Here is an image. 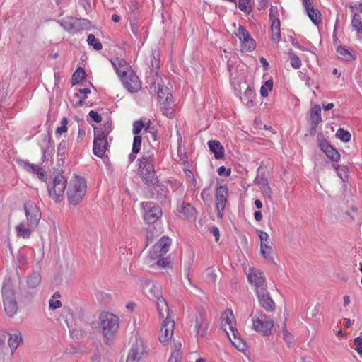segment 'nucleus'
<instances>
[{
  "label": "nucleus",
  "mask_w": 362,
  "mask_h": 362,
  "mask_svg": "<svg viewBox=\"0 0 362 362\" xmlns=\"http://www.w3.org/2000/svg\"><path fill=\"white\" fill-rule=\"evenodd\" d=\"M157 154L154 148L144 149L141 157L137 160L138 174L148 185H155L158 182L155 172Z\"/></svg>",
  "instance_id": "1"
},
{
  "label": "nucleus",
  "mask_w": 362,
  "mask_h": 362,
  "mask_svg": "<svg viewBox=\"0 0 362 362\" xmlns=\"http://www.w3.org/2000/svg\"><path fill=\"white\" fill-rule=\"evenodd\" d=\"M2 301L4 311L9 317H13L18 310L16 292L10 279L4 281L1 288Z\"/></svg>",
  "instance_id": "2"
},
{
  "label": "nucleus",
  "mask_w": 362,
  "mask_h": 362,
  "mask_svg": "<svg viewBox=\"0 0 362 362\" xmlns=\"http://www.w3.org/2000/svg\"><path fill=\"white\" fill-rule=\"evenodd\" d=\"M99 322L100 327L102 329L103 335L106 341L112 340L119 328V317L112 313L103 311L100 314Z\"/></svg>",
  "instance_id": "3"
},
{
  "label": "nucleus",
  "mask_w": 362,
  "mask_h": 362,
  "mask_svg": "<svg viewBox=\"0 0 362 362\" xmlns=\"http://www.w3.org/2000/svg\"><path fill=\"white\" fill-rule=\"evenodd\" d=\"M66 187V180L60 173H54L52 182L47 185L49 196L55 202H60L64 197V190Z\"/></svg>",
  "instance_id": "4"
},
{
  "label": "nucleus",
  "mask_w": 362,
  "mask_h": 362,
  "mask_svg": "<svg viewBox=\"0 0 362 362\" xmlns=\"http://www.w3.org/2000/svg\"><path fill=\"white\" fill-rule=\"evenodd\" d=\"M86 182L80 177H75L71 180V186L67 191L69 202L73 205L78 204L84 197L86 192Z\"/></svg>",
  "instance_id": "5"
},
{
  "label": "nucleus",
  "mask_w": 362,
  "mask_h": 362,
  "mask_svg": "<svg viewBox=\"0 0 362 362\" xmlns=\"http://www.w3.org/2000/svg\"><path fill=\"white\" fill-rule=\"evenodd\" d=\"M253 329L263 335L271 333L274 327L273 320L260 310H257L251 314Z\"/></svg>",
  "instance_id": "6"
},
{
  "label": "nucleus",
  "mask_w": 362,
  "mask_h": 362,
  "mask_svg": "<svg viewBox=\"0 0 362 362\" xmlns=\"http://www.w3.org/2000/svg\"><path fill=\"white\" fill-rule=\"evenodd\" d=\"M222 319V325L224 327V329L226 332L227 328L226 325H228L229 330L231 332L232 335L233 337V339L237 341H233V344L236 346L238 349H240V343L242 342V340L238 337L239 333L238 332V329H236V321L235 316L232 312L231 310H225L221 315ZM228 334V333H227Z\"/></svg>",
  "instance_id": "7"
},
{
  "label": "nucleus",
  "mask_w": 362,
  "mask_h": 362,
  "mask_svg": "<svg viewBox=\"0 0 362 362\" xmlns=\"http://www.w3.org/2000/svg\"><path fill=\"white\" fill-rule=\"evenodd\" d=\"M148 354L147 346L141 338L137 339L132 345L126 362H139Z\"/></svg>",
  "instance_id": "8"
},
{
  "label": "nucleus",
  "mask_w": 362,
  "mask_h": 362,
  "mask_svg": "<svg viewBox=\"0 0 362 362\" xmlns=\"http://www.w3.org/2000/svg\"><path fill=\"white\" fill-rule=\"evenodd\" d=\"M57 22L65 30L74 33L84 29L89 24V22L85 19L73 17H66Z\"/></svg>",
  "instance_id": "9"
},
{
  "label": "nucleus",
  "mask_w": 362,
  "mask_h": 362,
  "mask_svg": "<svg viewBox=\"0 0 362 362\" xmlns=\"http://www.w3.org/2000/svg\"><path fill=\"white\" fill-rule=\"evenodd\" d=\"M24 210L28 224L37 227L41 218L40 208L33 202L28 201L24 204Z\"/></svg>",
  "instance_id": "10"
},
{
  "label": "nucleus",
  "mask_w": 362,
  "mask_h": 362,
  "mask_svg": "<svg viewBox=\"0 0 362 362\" xmlns=\"http://www.w3.org/2000/svg\"><path fill=\"white\" fill-rule=\"evenodd\" d=\"M120 79L123 86L130 93H136L141 88V83L132 69H129Z\"/></svg>",
  "instance_id": "11"
},
{
  "label": "nucleus",
  "mask_w": 362,
  "mask_h": 362,
  "mask_svg": "<svg viewBox=\"0 0 362 362\" xmlns=\"http://www.w3.org/2000/svg\"><path fill=\"white\" fill-rule=\"evenodd\" d=\"M171 245V239L167 236H163L153 247L149 252L151 259L163 257L169 250Z\"/></svg>",
  "instance_id": "12"
},
{
  "label": "nucleus",
  "mask_w": 362,
  "mask_h": 362,
  "mask_svg": "<svg viewBox=\"0 0 362 362\" xmlns=\"http://www.w3.org/2000/svg\"><path fill=\"white\" fill-rule=\"evenodd\" d=\"M193 322L197 334L204 337L206 334L209 322L206 319V310L203 308H198L197 309Z\"/></svg>",
  "instance_id": "13"
},
{
  "label": "nucleus",
  "mask_w": 362,
  "mask_h": 362,
  "mask_svg": "<svg viewBox=\"0 0 362 362\" xmlns=\"http://www.w3.org/2000/svg\"><path fill=\"white\" fill-rule=\"evenodd\" d=\"M141 206L145 211L144 218L148 223H155L162 215V210L160 206L153 204L152 202H142Z\"/></svg>",
  "instance_id": "14"
},
{
  "label": "nucleus",
  "mask_w": 362,
  "mask_h": 362,
  "mask_svg": "<svg viewBox=\"0 0 362 362\" xmlns=\"http://www.w3.org/2000/svg\"><path fill=\"white\" fill-rule=\"evenodd\" d=\"M249 282L255 286V292L259 288H266V278L262 272L256 268H250L247 274Z\"/></svg>",
  "instance_id": "15"
},
{
  "label": "nucleus",
  "mask_w": 362,
  "mask_h": 362,
  "mask_svg": "<svg viewBox=\"0 0 362 362\" xmlns=\"http://www.w3.org/2000/svg\"><path fill=\"white\" fill-rule=\"evenodd\" d=\"M228 196V188L226 185H219L216 191V205L218 216L222 218Z\"/></svg>",
  "instance_id": "16"
},
{
  "label": "nucleus",
  "mask_w": 362,
  "mask_h": 362,
  "mask_svg": "<svg viewBox=\"0 0 362 362\" xmlns=\"http://www.w3.org/2000/svg\"><path fill=\"white\" fill-rule=\"evenodd\" d=\"M255 293L259 303L265 310L273 312L275 310L276 304L271 298L267 288H259Z\"/></svg>",
  "instance_id": "17"
},
{
  "label": "nucleus",
  "mask_w": 362,
  "mask_h": 362,
  "mask_svg": "<svg viewBox=\"0 0 362 362\" xmlns=\"http://www.w3.org/2000/svg\"><path fill=\"white\" fill-rule=\"evenodd\" d=\"M175 322L172 318L163 320L160 329L159 340L161 343L169 341L173 334Z\"/></svg>",
  "instance_id": "18"
},
{
  "label": "nucleus",
  "mask_w": 362,
  "mask_h": 362,
  "mask_svg": "<svg viewBox=\"0 0 362 362\" xmlns=\"http://www.w3.org/2000/svg\"><path fill=\"white\" fill-rule=\"evenodd\" d=\"M19 163L25 170L33 174H36L40 180L46 182V172L38 165L30 163L26 160H20Z\"/></svg>",
  "instance_id": "19"
},
{
  "label": "nucleus",
  "mask_w": 362,
  "mask_h": 362,
  "mask_svg": "<svg viewBox=\"0 0 362 362\" xmlns=\"http://www.w3.org/2000/svg\"><path fill=\"white\" fill-rule=\"evenodd\" d=\"M320 149L326 154L327 157L333 162H337L340 158L339 153L333 148L326 140L319 143Z\"/></svg>",
  "instance_id": "20"
},
{
  "label": "nucleus",
  "mask_w": 362,
  "mask_h": 362,
  "mask_svg": "<svg viewBox=\"0 0 362 362\" xmlns=\"http://www.w3.org/2000/svg\"><path fill=\"white\" fill-rule=\"evenodd\" d=\"M146 296L152 300L157 301L158 298H162L163 294L161 287L159 284L155 283H147L145 286Z\"/></svg>",
  "instance_id": "21"
},
{
  "label": "nucleus",
  "mask_w": 362,
  "mask_h": 362,
  "mask_svg": "<svg viewBox=\"0 0 362 362\" xmlns=\"http://www.w3.org/2000/svg\"><path fill=\"white\" fill-rule=\"evenodd\" d=\"M111 63L119 78L127 74V71H129V69H132L131 66L123 59H113L111 60Z\"/></svg>",
  "instance_id": "22"
},
{
  "label": "nucleus",
  "mask_w": 362,
  "mask_h": 362,
  "mask_svg": "<svg viewBox=\"0 0 362 362\" xmlns=\"http://www.w3.org/2000/svg\"><path fill=\"white\" fill-rule=\"evenodd\" d=\"M107 147V139H100L94 136L93 151L99 158H102Z\"/></svg>",
  "instance_id": "23"
},
{
  "label": "nucleus",
  "mask_w": 362,
  "mask_h": 362,
  "mask_svg": "<svg viewBox=\"0 0 362 362\" xmlns=\"http://www.w3.org/2000/svg\"><path fill=\"white\" fill-rule=\"evenodd\" d=\"M9 335L8 344L12 352L15 351L19 345L23 342L21 332L19 330L14 329Z\"/></svg>",
  "instance_id": "24"
},
{
  "label": "nucleus",
  "mask_w": 362,
  "mask_h": 362,
  "mask_svg": "<svg viewBox=\"0 0 362 362\" xmlns=\"http://www.w3.org/2000/svg\"><path fill=\"white\" fill-rule=\"evenodd\" d=\"M37 227H31L30 224H28V223L25 225L24 222H21L16 227V235L20 238H29L31 236L33 231Z\"/></svg>",
  "instance_id": "25"
},
{
  "label": "nucleus",
  "mask_w": 362,
  "mask_h": 362,
  "mask_svg": "<svg viewBox=\"0 0 362 362\" xmlns=\"http://www.w3.org/2000/svg\"><path fill=\"white\" fill-rule=\"evenodd\" d=\"M112 130V124L111 122H107L100 125L99 128L94 129V136L100 139H107L108 134Z\"/></svg>",
  "instance_id": "26"
},
{
  "label": "nucleus",
  "mask_w": 362,
  "mask_h": 362,
  "mask_svg": "<svg viewBox=\"0 0 362 362\" xmlns=\"http://www.w3.org/2000/svg\"><path fill=\"white\" fill-rule=\"evenodd\" d=\"M208 146L211 152L214 153L216 159H221L224 156V148L218 141L211 140L208 142Z\"/></svg>",
  "instance_id": "27"
},
{
  "label": "nucleus",
  "mask_w": 362,
  "mask_h": 362,
  "mask_svg": "<svg viewBox=\"0 0 362 362\" xmlns=\"http://www.w3.org/2000/svg\"><path fill=\"white\" fill-rule=\"evenodd\" d=\"M255 97L256 94L254 90L250 86H247L241 99L243 103L247 107H252L256 105V103L255 101Z\"/></svg>",
  "instance_id": "28"
},
{
  "label": "nucleus",
  "mask_w": 362,
  "mask_h": 362,
  "mask_svg": "<svg viewBox=\"0 0 362 362\" xmlns=\"http://www.w3.org/2000/svg\"><path fill=\"white\" fill-rule=\"evenodd\" d=\"M157 308L159 313V316L162 319L172 318L170 315V310L168 305L164 298H158L156 301Z\"/></svg>",
  "instance_id": "29"
},
{
  "label": "nucleus",
  "mask_w": 362,
  "mask_h": 362,
  "mask_svg": "<svg viewBox=\"0 0 362 362\" xmlns=\"http://www.w3.org/2000/svg\"><path fill=\"white\" fill-rule=\"evenodd\" d=\"M160 104L163 115L168 117H172L175 112L173 99H169L167 101L165 100L160 102Z\"/></svg>",
  "instance_id": "30"
},
{
  "label": "nucleus",
  "mask_w": 362,
  "mask_h": 362,
  "mask_svg": "<svg viewBox=\"0 0 362 362\" xmlns=\"http://www.w3.org/2000/svg\"><path fill=\"white\" fill-rule=\"evenodd\" d=\"M272 242L269 241L264 243H260V252L262 256L268 260L269 262H273V257L272 256Z\"/></svg>",
  "instance_id": "31"
},
{
  "label": "nucleus",
  "mask_w": 362,
  "mask_h": 362,
  "mask_svg": "<svg viewBox=\"0 0 362 362\" xmlns=\"http://www.w3.org/2000/svg\"><path fill=\"white\" fill-rule=\"evenodd\" d=\"M310 120L313 124V129H315L316 126L322 121L321 107L316 105L311 109Z\"/></svg>",
  "instance_id": "32"
},
{
  "label": "nucleus",
  "mask_w": 362,
  "mask_h": 362,
  "mask_svg": "<svg viewBox=\"0 0 362 362\" xmlns=\"http://www.w3.org/2000/svg\"><path fill=\"white\" fill-rule=\"evenodd\" d=\"M216 277L217 275L216 273V270L212 267L206 269L202 274V279H204V281L209 284L214 285L216 280Z\"/></svg>",
  "instance_id": "33"
},
{
  "label": "nucleus",
  "mask_w": 362,
  "mask_h": 362,
  "mask_svg": "<svg viewBox=\"0 0 362 362\" xmlns=\"http://www.w3.org/2000/svg\"><path fill=\"white\" fill-rule=\"evenodd\" d=\"M157 95L159 102H162L165 100L167 101L168 100L173 98L170 88L165 86H159Z\"/></svg>",
  "instance_id": "34"
},
{
  "label": "nucleus",
  "mask_w": 362,
  "mask_h": 362,
  "mask_svg": "<svg viewBox=\"0 0 362 362\" xmlns=\"http://www.w3.org/2000/svg\"><path fill=\"white\" fill-rule=\"evenodd\" d=\"M337 52L340 58L345 60H353L356 58L354 54L345 47L339 46L337 48Z\"/></svg>",
  "instance_id": "35"
},
{
  "label": "nucleus",
  "mask_w": 362,
  "mask_h": 362,
  "mask_svg": "<svg viewBox=\"0 0 362 362\" xmlns=\"http://www.w3.org/2000/svg\"><path fill=\"white\" fill-rule=\"evenodd\" d=\"M280 23H274L271 25L272 36L271 40L274 42H279L281 40Z\"/></svg>",
  "instance_id": "36"
},
{
  "label": "nucleus",
  "mask_w": 362,
  "mask_h": 362,
  "mask_svg": "<svg viewBox=\"0 0 362 362\" xmlns=\"http://www.w3.org/2000/svg\"><path fill=\"white\" fill-rule=\"evenodd\" d=\"M306 13L314 24L319 25L322 22V16L318 10L313 8L306 11Z\"/></svg>",
  "instance_id": "37"
},
{
  "label": "nucleus",
  "mask_w": 362,
  "mask_h": 362,
  "mask_svg": "<svg viewBox=\"0 0 362 362\" xmlns=\"http://www.w3.org/2000/svg\"><path fill=\"white\" fill-rule=\"evenodd\" d=\"M153 187L154 191L156 192H151V198H156L158 200H163V198L165 197V192L163 190V185H159L158 182L155 185H151Z\"/></svg>",
  "instance_id": "38"
},
{
  "label": "nucleus",
  "mask_w": 362,
  "mask_h": 362,
  "mask_svg": "<svg viewBox=\"0 0 362 362\" xmlns=\"http://www.w3.org/2000/svg\"><path fill=\"white\" fill-rule=\"evenodd\" d=\"M351 26L359 33H362V21L360 15L354 13L351 20Z\"/></svg>",
  "instance_id": "39"
},
{
  "label": "nucleus",
  "mask_w": 362,
  "mask_h": 362,
  "mask_svg": "<svg viewBox=\"0 0 362 362\" xmlns=\"http://www.w3.org/2000/svg\"><path fill=\"white\" fill-rule=\"evenodd\" d=\"M87 42L90 46H92L97 51H99L103 48L101 42L95 37L93 34H89L88 35Z\"/></svg>",
  "instance_id": "40"
},
{
  "label": "nucleus",
  "mask_w": 362,
  "mask_h": 362,
  "mask_svg": "<svg viewBox=\"0 0 362 362\" xmlns=\"http://www.w3.org/2000/svg\"><path fill=\"white\" fill-rule=\"evenodd\" d=\"M6 337V332H3L0 334V361H4L6 355V351L7 350L5 343Z\"/></svg>",
  "instance_id": "41"
},
{
  "label": "nucleus",
  "mask_w": 362,
  "mask_h": 362,
  "mask_svg": "<svg viewBox=\"0 0 362 362\" xmlns=\"http://www.w3.org/2000/svg\"><path fill=\"white\" fill-rule=\"evenodd\" d=\"M336 137L343 142H349L351 140V135L347 130L339 128L336 132Z\"/></svg>",
  "instance_id": "42"
},
{
  "label": "nucleus",
  "mask_w": 362,
  "mask_h": 362,
  "mask_svg": "<svg viewBox=\"0 0 362 362\" xmlns=\"http://www.w3.org/2000/svg\"><path fill=\"white\" fill-rule=\"evenodd\" d=\"M69 143L62 140L57 146V156L63 159L65 157L66 153L69 149Z\"/></svg>",
  "instance_id": "43"
},
{
  "label": "nucleus",
  "mask_w": 362,
  "mask_h": 362,
  "mask_svg": "<svg viewBox=\"0 0 362 362\" xmlns=\"http://www.w3.org/2000/svg\"><path fill=\"white\" fill-rule=\"evenodd\" d=\"M44 142L46 143V148L42 146V151L43 158H45L47 155H50L54 151V144L50 137H48L47 140L45 139Z\"/></svg>",
  "instance_id": "44"
},
{
  "label": "nucleus",
  "mask_w": 362,
  "mask_h": 362,
  "mask_svg": "<svg viewBox=\"0 0 362 362\" xmlns=\"http://www.w3.org/2000/svg\"><path fill=\"white\" fill-rule=\"evenodd\" d=\"M235 34L240 39L241 42L251 37L246 28L241 25L239 26L235 32Z\"/></svg>",
  "instance_id": "45"
},
{
  "label": "nucleus",
  "mask_w": 362,
  "mask_h": 362,
  "mask_svg": "<svg viewBox=\"0 0 362 362\" xmlns=\"http://www.w3.org/2000/svg\"><path fill=\"white\" fill-rule=\"evenodd\" d=\"M251 0H238V8L245 13L249 14L252 11L251 6Z\"/></svg>",
  "instance_id": "46"
},
{
  "label": "nucleus",
  "mask_w": 362,
  "mask_h": 362,
  "mask_svg": "<svg viewBox=\"0 0 362 362\" xmlns=\"http://www.w3.org/2000/svg\"><path fill=\"white\" fill-rule=\"evenodd\" d=\"M40 275L37 273H34L28 276L27 283L30 288H35L40 284Z\"/></svg>",
  "instance_id": "47"
},
{
  "label": "nucleus",
  "mask_w": 362,
  "mask_h": 362,
  "mask_svg": "<svg viewBox=\"0 0 362 362\" xmlns=\"http://www.w3.org/2000/svg\"><path fill=\"white\" fill-rule=\"evenodd\" d=\"M273 88V81L267 80L260 88V95L262 97H267L269 95V92L272 90Z\"/></svg>",
  "instance_id": "48"
},
{
  "label": "nucleus",
  "mask_w": 362,
  "mask_h": 362,
  "mask_svg": "<svg viewBox=\"0 0 362 362\" xmlns=\"http://www.w3.org/2000/svg\"><path fill=\"white\" fill-rule=\"evenodd\" d=\"M85 71L83 69H78L72 76V84L79 83L85 77Z\"/></svg>",
  "instance_id": "49"
},
{
  "label": "nucleus",
  "mask_w": 362,
  "mask_h": 362,
  "mask_svg": "<svg viewBox=\"0 0 362 362\" xmlns=\"http://www.w3.org/2000/svg\"><path fill=\"white\" fill-rule=\"evenodd\" d=\"M269 20L272 22V23H280V20L279 18V10L277 6H271L269 8Z\"/></svg>",
  "instance_id": "50"
},
{
  "label": "nucleus",
  "mask_w": 362,
  "mask_h": 362,
  "mask_svg": "<svg viewBox=\"0 0 362 362\" xmlns=\"http://www.w3.org/2000/svg\"><path fill=\"white\" fill-rule=\"evenodd\" d=\"M90 93V90L89 88H82L79 89L78 93H75V96L77 98H80V100L78 103V106H83L84 104V100L87 98V95Z\"/></svg>",
  "instance_id": "51"
},
{
  "label": "nucleus",
  "mask_w": 362,
  "mask_h": 362,
  "mask_svg": "<svg viewBox=\"0 0 362 362\" xmlns=\"http://www.w3.org/2000/svg\"><path fill=\"white\" fill-rule=\"evenodd\" d=\"M241 45L245 51L251 52L255 48V41L250 37L241 42Z\"/></svg>",
  "instance_id": "52"
},
{
  "label": "nucleus",
  "mask_w": 362,
  "mask_h": 362,
  "mask_svg": "<svg viewBox=\"0 0 362 362\" xmlns=\"http://www.w3.org/2000/svg\"><path fill=\"white\" fill-rule=\"evenodd\" d=\"M128 8L132 13V18H137L138 13V2L136 0H129L128 2Z\"/></svg>",
  "instance_id": "53"
},
{
  "label": "nucleus",
  "mask_w": 362,
  "mask_h": 362,
  "mask_svg": "<svg viewBox=\"0 0 362 362\" xmlns=\"http://www.w3.org/2000/svg\"><path fill=\"white\" fill-rule=\"evenodd\" d=\"M67 124H68V119L66 117H64L61 120L60 127H59L56 129L55 133L62 134L63 133L66 132L67 129H68Z\"/></svg>",
  "instance_id": "54"
},
{
  "label": "nucleus",
  "mask_w": 362,
  "mask_h": 362,
  "mask_svg": "<svg viewBox=\"0 0 362 362\" xmlns=\"http://www.w3.org/2000/svg\"><path fill=\"white\" fill-rule=\"evenodd\" d=\"M291 65L293 68L297 69L301 66V61L299 57L294 53L290 54Z\"/></svg>",
  "instance_id": "55"
},
{
  "label": "nucleus",
  "mask_w": 362,
  "mask_h": 362,
  "mask_svg": "<svg viewBox=\"0 0 362 362\" xmlns=\"http://www.w3.org/2000/svg\"><path fill=\"white\" fill-rule=\"evenodd\" d=\"M142 139L140 136H134L132 145V151L139 153L141 151Z\"/></svg>",
  "instance_id": "56"
},
{
  "label": "nucleus",
  "mask_w": 362,
  "mask_h": 362,
  "mask_svg": "<svg viewBox=\"0 0 362 362\" xmlns=\"http://www.w3.org/2000/svg\"><path fill=\"white\" fill-rule=\"evenodd\" d=\"M180 211L184 213L187 216L189 217L194 214L196 210L191 204H187L182 207V210Z\"/></svg>",
  "instance_id": "57"
},
{
  "label": "nucleus",
  "mask_w": 362,
  "mask_h": 362,
  "mask_svg": "<svg viewBox=\"0 0 362 362\" xmlns=\"http://www.w3.org/2000/svg\"><path fill=\"white\" fill-rule=\"evenodd\" d=\"M144 127V124L141 120H136L133 123V129L132 133L135 136H139L138 134L141 132L142 129Z\"/></svg>",
  "instance_id": "58"
},
{
  "label": "nucleus",
  "mask_w": 362,
  "mask_h": 362,
  "mask_svg": "<svg viewBox=\"0 0 362 362\" xmlns=\"http://www.w3.org/2000/svg\"><path fill=\"white\" fill-rule=\"evenodd\" d=\"M210 187L204 188L201 192V198L205 203H209L211 201V195L209 192Z\"/></svg>",
  "instance_id": "59"
},
{
  "label": "nucleus",
  "mask_w": 362,
  "mask_h": 362,
  "mask_svg": "<svg viewBox=\"0 0 362 362\" xmlns=\"http://www.w3.org/2000/svg\"><path fill=\"white\" fill-rule=\"evenodd\" d=\"M131 30L132 33L136 36L139 33V28L136 21V18H132L130 21Z\"/></svg>",
  "instance_id": "60"
},
{
  "label": "nucleus",
  "mask_w": 362,
  "mask_h": 362,
  "mask_svg": "<svg viewBox=\"0 0 362 362\" xmlns=\"http://www.w3.org/2000/svg\"><path fill=\"white\" fill-rule=\"evenodd\" d=\"M282 334L284 341L288 344V346H290L293 341V335L286 329L283 330Z\"/></svg>",
  "instance_id": "61"
},
{
  "label": "nucleus",
  "mask_w": 362,
  "mask_h": 362,
  "mask_svg": "<svg viewBox=\"0 0 362 362\" xmlns=\"http://www.w3.org/2000/svg\"><path fill=\"white\" fill-rule=\"evenodd\" d=\"M257 232L258 233V236L260 239L261 243L271 241L269 235L266 232L262 231L261 230H257Z\"/></svg>",
  "instance_id": "62"
},
{
  "label": "nucleus",
  "mask_w": 362,
  "mask_h": 362,
  "mask_svg": "<svg viewBox=\"0 0 362 362\" xmlns=\"http://www.w3.org/2000/svg\"><path fill=\"white\" fill-rule=\"evenodd\" d=\"M156 264L162 268H166L170 264V261L168 258H163L162 257L157 258Z\"/></svg>",
  "instance_id": "63"
},
{
  "label": "nucleus",
  "mask_w": 362,
  "mask_h": 362,
  "mask_svg": "<svg viewBox=\"0 0 362 362\" xmlns=\"http://www.w3.org/2000/svg\"><path fill=\"white\" fill-rule=\"evenodd\" d=\"M354 344L356 346L355 349L358 354H362V339L356 337L354 340Z\"/></svg>",
  "instance_id": "64"
}]
</instances>
